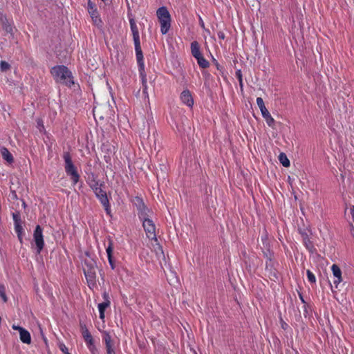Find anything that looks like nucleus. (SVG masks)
<instances>
[{
  "label": "nucleus",
  "instance_id": "f257e3e1",
  "mask_svg": "<svg viewBox=\"0 0 354 354\" xmlns=\"http://www.w3.org/2000/svg\"><path fill=\"white\" fill-rule=\"evenodd\" d=\"M50 73L57 82L71 87L74 84L72 73L64 65H57L51 68Z\"/></svg>",
  "mask_w": 354,
  "mask_h": 354
},
{
  "label": "nucleus",
  "instance_id": "f03ea898",
  "mask_svg": "<svg viewBox=\"0 0 354 354\" xmlns=\"http://www.w3.org/2000/svg\"><path fill=\"white\" fill-rule=\"evenodd\" d=\"M63 159L64 160L65 171L66 174L70 176L73 185H75L80 180V176L72 161V158L70 153L68 151L64 152Z\"/></svg>",
  "mask_w": 354,
  "mask_h": 354
},
{
  "label": "nucleus",
  "instance_id": "7ed1b4c3",
  "mask_svg": "<svg viewBox=\"0 0 354 354\" xmlns=\"http://www.w3.org/2000/svg\"><path fill=\"white\" fill-rule=\"evenodd\" d=\"M156 15L160 23V32L162 35H165L171 26L170 14L166 7L162 6L157 10Z\"/></svg>",
  "mask_w": 354,
  "mask_h": 354
},
{
  "label": "nucleus",
  "instance_id": "20e7f679",
  "mask_svg": "<svg viewBox=\"0 0 354 354\" xmlns=\"http://www.w3.org/2000/svg\"><path fill=\"white\" fill-rule=\"evenodd\" d=\"M135 205L138 210V215L140 221H145V220L150 219L152 212L145 205L143 200L137 196L135 198Z\"/></svg>",
  "mask_w": 354,
  "mask_h": 354
},
{
  "label": "nucleus",
  "instance_id": "39448f33",
  "mask_svg": "<svg viewBox=\"0 0 354 354\" xmlns=\"http://www.w3.org/2000/svg\"><path fill=\"white\" fill-rule=\"evenodd\" d=\"M257 105L261 111V115H262L263 118L265 119L267 124L270 127H273L275 121H274V118L272 117V115H270L268 110L266 109L263 99L260 97H257Z\"/></svg>",
  "mask_w": 354,
  "mask_h": 354
},
{
  "label": "nucleus",
  "instance_id": "423d86ee",
  "mask_svg": "<svg viewBox=\"0 0 354 354\" xmlns=\"http://www.w3.org/2000/svg\"><path fill=\"white\" fill-rule=\"evenodd\" d=\"M87 10L93 24L97 26H101L102 21L100 17L96 5L91 0H88Z\"/></svg>",
  "mask_w": 354,
  "mask_h": 354
},
{
  "label": "nucleus",
  "instance_id": "0eeeda50",
  "mask_svg": "<svg viewBox=\"0 0 354 354\" xmlns=\"http://www.w3.org/2000/svg\"><path fill=\"white\" fill-rule=\"evenodd\" d=\"M142 226L147 236L149 239L157 241L156 226L153 221L150 218L142 221Z\"/></svg>",
  "mask_w": 354,
  "mask_h": 354
},
{
  "label": "nucleus",
  "instance_id": "6e6552de",
  "mask_svg": "<svg viewBox=\"0 0 354 354\" xmlns=\"http://www.w3.org/2000/svg\"><path fill=\"white\" fill-rule=\"evenodd\" d=\"M33 237L37 246V253L39 254L44 246L43 230L39 225L36 226Z\"/></svg>",
  "mask_w": 354,
  "mask_h": 354
},
{
  "label": "nucleus",
  "instance_id": "1a4fd4ad",
  "mask_svg": "<svg viewBox=\"0 0 354 354\" xmlns=\"http://www.w3.org/2000/svg\"><path fill=\"white\" fill-rule=\"evenodd\" d=\"M96 197L103 205L106 213L111 216V205L106 193L102 188L95 193Z\"/></svg>",
  "mask_w": 354,
  "mask_h": 354
},
{
  "label": "nucleus",
  "instance_id": "9d476101",
  "mask_svg": "<svg viewBox=\"0 0 354 354\" xmlns=\"http://www.w3.org/2000/svg\"><path fill=\"white\" fill-rule=\"evenodd\" d=\"M102 339L104 342L106 354H116L114 342L108 331L102 332Z\"/></svg>",
  "mask_w": 354,
  "mask_h": 354
},
{
  "label": "nucleus",
  "instance_id": "9b49d317",
  "mask_svg": "<svg viewBox=\"0 0 354 354\" xmlns=\"http://www.w3.org/2000/svg\"><path fill=\"white\" fill-rule=\"evenodd\" d=\"M136 59L138 66V71L142 72L145 70L144 57L140 46V41L134 43Z\"/></svg>",
  "mask_w": 354,
  "mask_h": 354
},
{
  "label": "nucleus",
  "instance_id": "f8f14e48",
  "mask_svg": "<svg viewBox=\"0 0 354 354\" xmlns=\"http://www.w3.org/2000/svg\"><path fill=\"white\" fill-rule=\"evenodd\" d=\"M263 257L266 259V268L270 266L272 268V260L273 258V252L271 250L270 243H264L261 246Z\"/></svg>",
  "mask_w": 354,
  "mask_h": 354
},
{
  "label": "nucleus",
  "instance_id": "ddd939ff",
  "mask_svg": "<svg viewBox=\"0 0 354 354\" xmlns=\"http://www.w3.org/2000/svg\"><path fill=\"white\" fill-rule=\"evenodd\" d=\"M84 273L89 287L95 286L96 282V272L94 267H89L87 269L84 268Z\"/></svg>",
  "mask_w": 354,
  "mask_h": 354
},
{
  "label": "nucleus",
  "instance_id": "4468645a",
  "mask_svg": "<svg viewBox=\"0 0 354 354\" xmlns=\"http://www.w3.org/2000/svg\"><path fill=\"white\" fill-rule=\"evenodd\" d=\"M180 100L181 102L187 105V106L192 108L194 105V99L190 93V91L187 89L184 90L180 94Z\"/></svg>",
  "mask_w": 354,
  "mask_h": 354
},
{
  "label": "nucleus",
  "instance_id": "2eb2a0df",
  "mask_svg": "<svg viewBox=\"0 0 354 354\" xmlns=\"http://www.w3.org/2000/svg\"><path fill=\"white\" fill-rule=\"evenodd\" d=\"M331 270L333 272V274L334 276L335 279L333 280V283L336 288H337L338 285L342 282V271L339 268V267L336 265L333 264L331 267Z\"/></svg>",
  "mask_w": 354,
  "mask_h": 354
},
{
  "label": "nucleus",
  "instance_id": "dca6fc26",
  "mask_svg": "<svg viewBox=\"0 0 354 354\" xmlns=\"http://www.w3.org/2000/svg\"><path fill=\"white\" fill-rule=\"evenodd\" d=\"M130 28L133 35V42L140 41V35L138 28L134 19L131 18L129 19Z\"/></svg>",
  "mask_w": 354,
  "mask_h": 354
},
{
  "label": "nucleus",
  "instance_id": "f3484780",
  "mask_svg": "<svg viewBox=\"0 0 354 354\" xmlns=\"http://www.w3.org/2000/svg\"><path fill=\"white\" fill-rule=\"evenodd\" d=\"M113 241L111 240L109 241V244L107 247L106 248V252L107 254L108 261L109 263V265L111 266V268L112 270H114L115 268V262L113 261L112 253H113Z\"/></svg>",
  "mask_w": 354,
  "mask_h": 354
},
{
  "label": "nucleus",
  "instance_id": "a211bd4d",
  "mask_svg": "<svg viewBox=\"0 0 354 354\" xmlns=\"http://www.w3.org/2000/svg\"><path fill=\"white\" fill-rule=\"evenodd\" d=\"M140 77L141 78L142 86V93L145 97H149L148 94V86H147V74L145 71L139 72Z\"/></svg>",
  "mask_w": 354,
  "mask_h": 354
},
{
  "label": "nucleus",
  "instance_id": "6ab92c4d",
  "mask_svg": "<svg viewBox=\"0 0 354 354\" xmlns=\"http://www.w3.org/2000/svg\"><path fill=\"white\" fill-rule=\"evenodd\" d=\"M2 158L9 163L14 162V158L12 153L6 147H1L0 150Z\"/></svg>",
  "mask_w": 354,
  "mask_h": 354
},
{
  "label": "nucleus",
  "instance_id": "aec40b11",
  "mask_svg": "<svg viewBox=\"0 0 354 354\" xmlns=\"http://www.w3.org/2000/svg\"><path fill=\"white\" fill-rule=\"evenodd\" d=\"M20 340L27 344H30L31 342V336L30 333L25 328L21 330L19 333Z\"/></svg>",
  "mask_w": 354,
  "mask_h": 354
},
{
  "label": "nucleus",
  "instance_id": "412c9836",
  "mask_svg": "<svg viewBox=\"0 0 354 354\" xmlns=\"http://www.w3.org/2000/svg\"><path fill=\"white\" fill-rule=\"evenodd\" d=\"M84 339L86 342V344L89 349V351L94 354L95 351H96V348L94 343V339L92 337V335H89L87 337H84Z\"/></svg>",
  "mask_w": 354,
  "mask_h": 354
},
{
  "label": "nucleus",
  "instance_id": "4be33fe9",
  "mask_svg": "<svg viewBox=\"0 0 354 354\" xmlns=\"http://www.w3.org/2000/svg\"><path fill=\"white\" fill-rule=\"evenodd\" d=\"M191 52L192 56L194 58L202 55L201 53L199 44L196 41H194L191 43Z\"/></svg>",
  "mask_w": 354,
  "mask_h": 354
},
{
  "label": "nucleus",
  "instance_id": "5701e85b",
  "mask_svg": "<svg viewBox=\"0 0 354 354\" xmlns=\"http://www.w3.org/2000/svg\"><path fill=\"white\" fill-rule=\"evenodd\" d=\"M197 60V63L198 66L202 68H206L209 67V62L202 55H199V57H195Z\"/></svg>",
  "mask_w": 354,
  "mask_h": 354
},
{
  "label": "nucleus",
  "instance_id": "b1692460",
  "mask_svg": "<svg viewBox=\"0 0 354 354\" xmlns=\"http://www.w3.org/2000/svg\"><path fill=\"white\" fill-rule=\"evenodd\" d=\"M109 305L108 302H102L98 304V310L100 313V318L101 319H104V311L107 307H109Z\"/></svg>",
  "mask_w": 354,
  "mask_h": 354
},
{
  "label": "nucleus",
  "instance_id": "393cba45",
  "mask_svg": "<svg viewBox=\"0 0 354 354\" xmlns=\"http://www.w3.org/2000/svg\"><path fill=\"white\" fill-rule=\"evenodd\" d=\"M279 160L283 167H288L290 166V160L284 153H281L279 156Z\"/></svg>",
  "mask_w": 354,
  "mask_h": 354
},
{
  "label": "nucleus",
  "instance_id": "a878e982",
  "mask_svg": "<svg viewBox=\"0 0 354 354\" xmlns=\"http://www.w3.org/2000/svg\"><path fill=\"white\" fill-rule=\"evenodd\" d=\"M15 230L17 234V237H18L19 241L21 243L22 239H22L23 227L21 226V224L19 223V224L15 225Z\"/></svg>",
  "mask_w": 354,
  "mask_h": 354
},
{
  "label": "nucleus",
  "instance_id": "bb28decb",
  "mask_svg": "<svg viewBox=\"0 0 354 354\" xmlns=\"http://www.w3.org/2000/svg\"><path fill=\"white\" fill-rule=\"evenodd\" d=\"M0 297H1L3 302L7 301L8 299L6 295V288L3 284H0Z\"/></svg>",
  "mask_w": 354,
  "mask_h": 354
},
{
  "label": "nucleus",
  "instance_id": "cd10ccee",
  "mask_svg": "<svg viewBox=\"0 0 354 354\" xmlns=\"http://www.w3.org/2000/svg\"><path fill=\"white\" fill-rule=\"evenodd\" d=\"M306 274L308 281L311 283H315L316 282V277L315 274L310 270L306 271Z\"/></svg>",
  "mask_w": 354,
  "mask_h": 354
},
{
  "label": "nucleus",
  "instance_id": "c85d7f7f",
  "mask_svg": "<svg viewBox=\"0 0 354 354\" xmlns=\"http://www.w3.org/2000/svg\"><path fill=\"white\" fill-rule=\"evenodd\" d=\"M102 185L98 181H93V183L91 185V187L94 192V193L100 189L102 188Z\"/></svg>",
  "mask_w": 354,
  "mask_h": 354
},
{
  "label": "nucleus",
  "instance_id": "c756f323",
  "mask_svg": "<svg viewBox=\"0 0 354 354\" xmlns=\"http://www.w3.org/2000/svg\"><path fill=\"white\" fill-rule=\"evenodd\" d=\"M10 68V65L6 61H1L0 69L1 71H6Z\"/></svg>",
  "mask_w": 354,
  "mask_h": 354
},
{
  "label": "nucleus",
  "instance_id": "7c9ffc66",
  "mask_svg": "<svg viewBox=\"0 0 354 354\" xmlns=\"http://www.w3.org/2000/svg\"><path fill=\"white\" fill-rule=\"evenodd\" d=\"M261 241L262 244L270 243V241L268 240V232L266 230H264L263 232L262 235L261 236Z\"/></svg>",
  "mask_w": 354,
  "mask_h": 354
},
{
  "label": "nucleus",
  "instance_id": "2f4dec72",
  "mask_svg": "<svg viewBox=\"0 0 354 354\" xmlns=\"http://www.w3.org/2000/svg\"><path fill=\"white\" fill-rule=\"evenodd\" d=\"M80 326H81V329H82V334L83 338L85 337L89 336V335H91V334L90 333V332L88 331V328L86 327L85 325L81 324Z\"/></svg>",
  "mask_w": 354,
  "mask_h": 354
},
{
  "label": "nucleus",
  "instance_id": "473e14b6",
  "mask_svg": "<svg viewBox=\"0 0 354 354\" xmlns=\"http://www.w3.org/2000/svg\"><path fill=\"white\" fill-rule=\"evenodd\" d=\"M12 218L14 221V225L21 223V221L19 213H14L12 214Z\"/></svg>",
  "mask_w": 354,
  "mask_h": 354
},
{
  "label": "nucleus",
  "instance_id": "72a5a7b5",
  "mask_svg": "<svg viewBox=\"0 0 354 354\" xmlns=\"http://www.w3.org/2000/svg\"><path fill=\"white\" fill-rule=\"evenodd\" d=\"M59 348L64 354H67V353H68V348L65 346L64 344H59Z\"/></svg>",
  "mask_w": 354,
  "mask_h": 354
},
{
  "label": "nucleus",
  "instance_id": "f704fd0d",
  "mask_svg": "<svg viewBox=\"0 0 354 354\" xmlns=\"http://www.w3.org/2000/svg\"><path fill=\"white\" fill-rule=\"evenodd\" d=\"M235 74L239 82L243 80L242 72L240 69L236 70Z\"/></svg>",
  "mask_w": 354,
  "mask_h": 354
},
{
  "label": "nucleus",
  "instance_id": "c9c22d12",
  "mask_svg": "<svg viewBox=\"0 0 354 354\" xmlns=\"http://www.w3.org/2000/svg\"><path fill=\"white\" fill-rule=\"evenodd\" d=\"M102 297H103V299H104V302H108L109 305L110 306L111 304V302H110V300H109V294L106 292H104L102 295Z\"/></svg>",
  "mask_w": 354,
  "mask_h": 354
},
{
  "label": "nucleus",
  "instance_id": "e433bc0d",
  "mask_svg": "<svg viewBox=\"0 0 354 354\" xmlns=\"http://www.w3.org/2000/svg\"><path fill=\"white\" fill-rule=\"evenodd\" d=\"M12 328L13 330H18L19 333H20V331H21V330L24 329L23 327L19 326H16V325H12Z\"/></svg>",
  "mask_w": 354,
  "mask_h": 354
},
{
  "label": "nucleus",
  "instance_id": "4c0bfd02",
  "mask_svg": "<svg viewBox=\"0 0 354 354\" xmlns=\"http://www.w3.org/2000/svg\"><path fill=\"white\" fill-rule=\"evenodd\" d=\"M217 35H218V37L220 39H224L225 37V35L224 34L223 32H221V31H219L218 33H217Z\"/></svg>",
  "mask_w": 354,
  "mask_h": 354
},
{
  "label": "nucleus",
  "instance_id": "58836bf2",
  "mask_svg": "<svg viewBox=\"0 0 354 354\" xmlns=\"http://www.w3.org/2000/svg\"><path fill=\"white\" fill-rule=\"evenodd\" d=\"M350 212H351L353 220L354 221V206L353 205L351 207Z\"/></svg>",
  "mask_w": 354,
  "mask_h": 354
},
{
  "label": "nucleus",
  "instance_id": "ea45409f",
  "mask_svg": "<svg viewBox=\"0 0 354 354\" xmlns=\"http://www.w3.org/2000/svg\"><path fill=\"white\" fill-rule=\"evenodd\" d=\"M215 65L218 70L221 71L223 68L216 61H215Z\"/></svg>",
  "mask_w": 354,
  "mask_h": 354
},
{
  "label": "nucleus",
  "instance_id": "a19ab883",
  "mask_svg": "<svg viewBox=\"0 0 354 354\" xmlns=\"http://www.w3.org/2000/svg\"><path fill=\"white\" fill-rule=\"evenodd\" d=\"M6 30L8 32H11L12 31V28L10 26H8L6 28Z\"/></svg>",
  "mask_w": 354,
  "mask_h": 354
},
{
  "label": "nucleus",
  "instance_id": "79ce46f5",
  "mask_svg": "<svg viewBox=\"0 0 354 354\" xmlns=\"http://www.w3.org/2000/svg\"><path fill=\"white\" fill-rule=\"evenodd\" d=\"M239 83L241 91H243V80L242 81H239Z\"/></svg>",
  "mask_w": 354,
  "mask_h": 354
},
{
  "label": "nucleus",
  "instance_id": "37998d69",
  "mask_svg": "<svg viewBox=\"0 0 354 354\" xmlns=\"http://www.w3.org/2000/svg\"><path fill=\"white\" fill-rule=\"evenodd\" d=\"M299 298H300V299H301V302H302V303H304V304H305L306 302H305V300H304V297H303L302 295H301V294H299Z\"/></svg>",
  "mask_w": 354,
  "mask_h": 354
},
{
  "label": "nucleus",
  "instance_id": "c03bdc74",
  "mask_svg": "<svg viewBox=\"0 0 354 354\" xmlns=\"http://www.w3.org/2000/svg\"><path fill=\"white\" fill-rule=\"evenodd\" d=\"M158 248L162 252V248L159 244H158Z\"/></svg>",
  "mask_w": 354,
  "mask_h": 354
},
{
  "label": "nucleus",
  "instance_id": "a18cd8bd",
  "mask_svg": "<svg viewBox=\"0 0 354 354\" xmlns=\"http://www.w3.org/2000/svg\"><path fill=\"white\" fill-rule=\"evenodd\" d=\"M67 354H71V353H67Z\"/></svg>",
  "mask_w": 354,
  "mask_h": 354
}]
</instances>
